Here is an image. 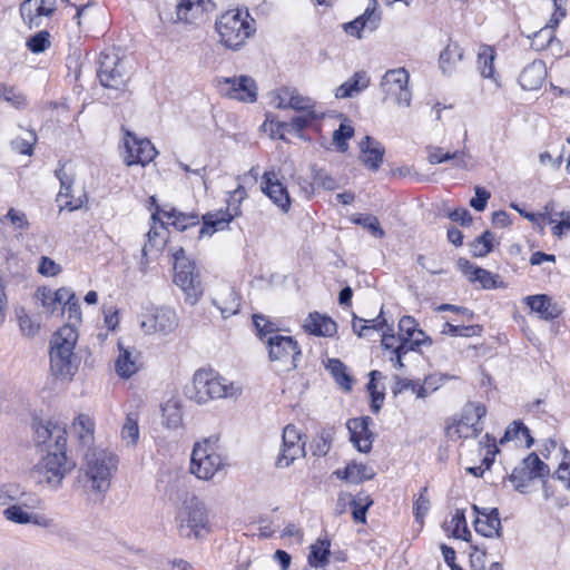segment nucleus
Here are the masks:
<instances>
[{"label":"nucleus","instance_id":"6ab92c4d","mask_svg":"<svg viewBox=\"0 0 570 570\" xmlns=\"http://www.w3.org/2000/svg\"><path fill=\"white\" fill-rule=\"evenodd\" d=\"M301 441V433L294 425L284 428L283 446L276 460L277 468H288L297 458L305 454V443Z\"/></svg>","mask_w":570,"mask_h":570},{"label":"nucleus","instance_id":"412c9836","mask_svg":"<svg viewBox=\"0 0 570 570\" xmlns=\"http://www.w3.org/2000/svg\"><path fill=\"white\" fill-rule=\"evenodd\" d=\"M372 423L370 416L352 419L347 422L351 432V441L360 452L367 453L372 449L373 434L368 426Z\"/></svg>","mask_w":570,"mask_h":570},{"label":"nucleus","instance_id":"ea45409f","mask_svg":"<svg viewBox=\"0 0 570 570\" xmlns=\"http://www.w3.org/2000/svg\"><path fill=\"white\" fill-rule=\"evenodd\" d=\"M394 380L395 386L393 387V393L395 395L406 390H411L419 399H424L428 396L426 385H430L431 379H425L424 384H420L417 381L402 379L400 376H395Z\"/></svg>","mask_w":570,"mask_h":570},{"label":"nucleus","instance_id":"f03ea898","mask_svg":"<svg viewBox=\"0 0 570 570\" xmlns=\"http://www.w3.org/2000/svg\"><path fill=\"white\" fill-rule=\"evenodd\" d=\"M78 333L70 325L59 328L50 340V371L60 380L71 379L77 372L78 364L73 350Z\"/></svg>","mask_w":570,"mask_h":570},{"label":"nucleus","instance_id":"39448f33","mask_svg":"<svg viewBox=\"0 0 570 570\" xmlns=\"http://www.w3.org/2000/svg\"><path fill=\"white\" fill-rule=\"evenodd\" d=\"M176 520L180 535L187 539H199L210 531L207 508L196 497L184 502Z\"/></svg>","mask_w":570,"mask_h":570},{"label":"nucleus","instance_id":"393cba45","mask_svg":"<svg viewBox=\"0 0 570 570\" xmlns=\"http://www.w3.org/2000/svg\"><path fill=\"white\" fill-rule=\"evenodd\" d=\"M458 266L470 282H479L483 288L491 289L499 287L495 276L487 269L474 266L465 258L458 261Z\"/></svg>","mask_w":570,"mask_h":570},{"label":"nucleus","instance_id":"cd10ccee","mask_svg":"<svg viewBox=\"0 0 570 570\" xmlns=\"http://www.w3.org/2000/svg\"><path fill=\"white\" fill-rule=\"evenodd\" d=\"M234 216L227 210H217L207 213L203 216V226L199 228V237L212 236L215 232L224 230L228 227Z\"/></svg>","mask_w":570,"mask_h":570},{"label":"nucleus","instance_id":"c85d7f7f","mask_svg":"<svg viewBox=\"0 0 570 570\" xmlns=\"http://www.w3.org/2000/svg\"><path fill=\"white\" fill-rule=\"evenodd\" d=\"M370 86V77L365 71H356L348 80L338 86L335 97L338 99L352 98Z\"/></svg>","mask_w":570,"mask_h":570},{"label":"nucleus","instance_id":"2eb2a0df","mask_svg":"<svg viewBox=\"0 0 570 570\" xmlns=\"http://www.w3.org/2000/svg\"><path fill=\"white\" fill-rule=\"evenodd\" d=\"M35 442L48 452L55 449H66L67 431L66 425L53 420L39 422L35 425Z\"/></svg>","mask_w":570,"mask_h":570},{"label":"nucleus","instance_id":"7c9ffc66","mask_svg":"<svg viewBox=\"0 0 570 570\" xmlns=\"http://www.w3.org/2000/svg\"><path fill=\"white\" fill-rule=\"evenodd\" d=\"M335 473L338 478L355 484L372 480L375 476V471L372 466L356 462L348 463L344 471L338 470Z\"/></svg>","mask_w":570,"mask_h":570},{"label":"nucleus","instance_id":"de8ad7c7","mask_svg":"<svg viewBox=\"0 0 570 570\" xmlns=\"http://www.w3.org/2000/svg\"><path fill=\"white\" fill-rule=\"evenodd\" d=\"M37 0H24L20 6V16L24 23L31 29L41 24V13L36 11Z\"/></svg>","mask_w":570,"mask_h":570},{"label":"nucleus","instance_id":"052dcab7","mask_svg":"<svg viewBox=\"0 0 570 570\" xmlns=\"http://www.w3.org/2000/svg\"><path fill=\"white\" fill-rule=\"evenodd\" d=\"M287 105H289L291 109L297 111L315 110V102L309 97L302 96L295 88H291V97Z\"/></svg>","mask_w":570,"mask_h":570},{"label":"nucleus","instance_id":"473e14b6","mask_svg":"<svg viewBox=\"0 0 570 570\" xmlns=\"http://www.w3.org/2000/svg\"><path fill=\"white\" fill-rule=\"evenodd\" d=\"M205 10L204 0H178L176 21L191 22Z\"/></svg>","mask_w":570,"mask_h":570},{"label":"nucleus","instance_id":"5701e85b","mask_svg":"<svg viewBox=\"0 0 570 570\" xmlns=\"http://www.w3.org/2000/svg\"><path fill=\"white\" fill-rule=\"evenodd\" d=\"M360 160L362 161V164L366 168L376 171L383 163L385 148L382 146L380 141L375 140L371 136H365L360 141Z\"/></svg>","mask_w":570,"mask_h":570},{"label":"nucleus","instance_id":"7ed1b4c3","mask_svg":"<svg viewBox=\"0 0 570 570\" xmlns=\"http://www.w3.org/2000/svg\"><path fill=\"white\" fill-rule=\"evenodd\" d=\"M255 24V20L247 10L236 9L220 14L215 22V28L222 45L230 50H239L256 32Z\"/></svg>","mask_w":570,"mask_h":570},{"label":"nucleus","instance_id":"49530a36","mask_svg":"<svg viewBox=\"0 0 570 570\" xmlns=\"http://www.w3.org/2000/svg\"><path fill=\"white\" fill-rule=\"evenodd\" d=\"M137 371L135 361L128 350L120 347L119 356L116 361V372L119 376L128 379Z\"/></svg>","mask_w":570,"mask_h":570},{"label":"nucleus","instance_id":"338daca9","mask_svg":"<svg viewBox=\"0 0 570 570\" xmlns=\"http://www.w3.org/2000/svg\"><path fill=\"white\" fill-rule=\"evenodd\" d=\"M421 330L412 316H403L399 322V337L414 338Z\"/></svg>","mask_w":570,"mask_h":570},{"label":"nucleus","instance_id":"c756f323","mask_svg":"<svg viewBox=\"0 0 570 570\" xmlns=\"http://www.w3.org/2000/svg\"><path fill=\"white\" fill-rule=\"evenodd\" d=\"M213 304L220 311L224 318L237 314L240 307L239 297L230 286H225L222 293L213 298Z\"/></svg>","mask_w":570,"mask_h":570},{"label":"nucleus","instance_id":"9d476101","mask_svg":"<svg viewBox=\"0 0 570 570\" xmlns=\"http://www.w3.org/2000/svg\"><path fill=\"white\" fill-rule=\"evenodd\" d=\"M174 272V283L184 292L186 302L195 305L204 293L199 271L195 262L178 263Z\"/></svg>","mask_w":570,"mask_h":570},{"label":"nucleus","instance_id":"a18cd8bd","mask_svg":"<svg viewBox=\"0 0 570 570\" xmlns=\"http://www.w3.org/2000/svg\"><path fill=\"white\" fill-rule=\"evenodd\" d=\"M482 431V428H474L464 421H456L454 424L446 428V434L451 439H469L476 438Z\"/></svg>","mask_w":570,"mask_h":570},{"label":"nucleus","instance_id":"ddd939ff","mask_svg":"<svg viewBox=\"0 0 570 570\" xmlns=\"http://www.w3.org/2000/svg\"><path fill=\"white\" fill-rule=\"evenodd\" d=\"M124 161L127 166H146L157 156L158 151L147 138H140L129 130H125Z\"/></svg>","mask_w":570,"mask_h":570},{"label":"nucleus","instance_id":"58836bf2","mask_svg":"<svg viewBox=\"0 0 570 570\" xmlns=\"http://www.w3.org/2000/svg\"><path fill=\"white\" fill-rule=\"evenodd\" d=\"M495 51L490 46H481L478 52V68L484 78L494 77Z\"/></svg>","mask_w":570,"mask_h":570},{"label":"nucleus","instance_id":"79ce46f5","mask_svg":"<svg viewBox=\"0 0 570 570\" xmlns=\"http://www.w3.org/2000/svg\"><path fill=\"white\" fill-rule=\"evenodd\" d=\"M327 370L334 376L337 384H340L345 391H351L352 379L346 372L345 364L338 358L328 360Z\"/></svg>","mask_w":570,"mask_h":570},{"label":"nucleus","instance_id":"37998d69","mask_svg":"<svg viewBox=\"0 0 570 570\" xmlns=\"http://www.w3.org/2000/svg\"><path fill=\"white\" fill-rule=\"evenodd\" d=\"M330 548L331 541L328 539H318L314 544L311 546L308 563L328 564L331 553Z\"/></svg>","mask_w":570,"mask_h":570},{"label":"nucleus","instance_id":"774afa93","mask_svg":"<svg viewBox=\"0 0 570 570\" xmlns=\"http://www.w3.org/2000/svg\"><path fill=\"white\" fill-rule=\"evenodd\" d=\"M557 219L552 226V234L561 238L567 230H570V210L556 213Z\"/></svg>","mask_w":570,"mask_h":570},{"label":"nucleus","instance_id":"680f3d73","mask_svg":"<svg viewBox=\"0 0 570 570\" xmlns=\"http://www.w3.org/2000/svg\"><path fill=\"white\" fill-rule=\"evenodd\" d=\"M50 46V33L40 31L27 40L28 49L33 53L43 52Z\"/></svg>","mask_w":570,"mask_h":570},{"label":"nucleus","instance_id":"20e7f679","mask_svg":"<svg viewBox=\"0 0 570 570\" xmlns=\"http://www.w3.org/2000/svg\"><path fill=\"white\" fill-rule=\"evenodd\" d=\"M237 387L213 371L199 370L194 374L193 386L187 390V396L198 404H205L214 399L233 397Z\"/></svg>","mask_w":570,"mask_h":570},{"label":"nucleus","instance_id":"8fccbe9b","mask_svg":"<svg viewBox=\"0 0 570 570\" xmlns=\"http://www.w3.org/2000/svg\"><path fill=\"white\" fill-rule=\"evenodd\" d=\"M521 463L534 479H541L549 474V466L533 452L524 458Z\"/></svg>","mask_w":570,"mask_h":570},{"label":"nucleus","instance_id":"b1692460","mask_svg":"<svg viewBox=\"0 0 570 570\" xmlns=\"http://www.w3.org/2000/svg\"><path fill=\"white\" fill-rule=\"evenodd\" d=\"M546 77V63L542 60H534L521 71L519 83L524 90H538L543 85Z\"/></svg>","mask_w":570,"mask_h":570},{"label":"nucleus","instance_id":"4468645a","mask_svg":"<svg viewBox=\"0 0 570 570\" xmlns=\"http://www.w3.org/2000/svg\"><path fill=\"white\" fill-rule=\"evenodd\" d=\"M220 95L230 99L245 102H254L257 99V87L253 78L248 76L226 77L217 80Z\"/></svg>","mask_w":570,"mask_h":570},{"label":"nucleus","instance_id":"423d86ee","mask_svg":"<svg viewBox=\"0 0 570 570\" xmlns=\"http://www.w3.org/2000/svg\"><path fill=\"white\" fill-rule=\"evenodd\" d=\"M225 466V459L210 440L194 445L190 456V472L200 480H212Z\"/></svg>","mask_w":570,"mask_h":570},{"label":"nucleus","instance_id":"c03bdc74","mask_svg":"<svg viewBox=\"0 0 570 570\" xmlns=\"http://www.w3.org/2000/svg\"><path fill=\"white\" fill-rule=\"evenodd\" d=\"M494 235L485 230L471 243V253L475 257H484L493 249Z\"/></svg>","mask_w":570,"mask_h":570},{"label":"nucleus","instance_id":"9b49d317","mask_svg":"<svg viewBox=\"0 0 570 570\" xmlns=\"http://www.w3.org/2000/svg\"><path fill=\"white\" fill-rule=\"evenodd\" d=\"M73 462L66 455V449L49 450L39 463L40 472L48 484L58 488L62 479L73 468Z\"/></svg>","mask_w":570,"mask_h":570},{"label":"nucleus","instance_id":"3c124183","mask_svg":"<svg viewBox=\"0 0 570 570\" xmlns=\"http://www.w3.org/2000/svg\"><path fill=\"white\" fill-rule=\"evenodd\" d=\"M163 417L165 424L170 429H176L181 423V410L176 401L169 400L163 405Z\"/></svg>","mask_w":570,"mask_h":570},{"label":"nucleus","instance_id":"0eeeda50","mask_svg":"<svg viewBox=\"0 0 570 570\" xmlns=\"http://www.w3.org/2000/svg\"><path fill=\"white\" fill-rule=\"evenodd\" d=\"M268 360L277 373L294 371L302 356L301 347L292 336H273L267 340L266 345Z\"/></svg>","mask_w":570,"mask_h":570},{"label":"nucleus","instance_id":"0e129e2a","mask_svg":"<svg viewBox=\"0 0 570 570\" xmlns=\"http://www.w3.org/2000/svg\"><path fill=\"white\" fill-rule=\"evenodd\" d=\"M331 433L322 431L312 442L311 450L316 456H324L331 448Z\"/></svg>","mask_w":570,"mask_h":570},{"label":"nucleus","instance_id":"69168bd1","mask_svg":"<svg viewBox=\"0 0 570 570\" xmlns=\"http://www.w3.org/2000/svg\"><path fill=\"white\" fill-rule=\"evenodd\" d=\"M37 295L49 314H55L56 312L63 314V307H60L51 289H39Z\"/></svg>","mask_w":570,"mask_h":570},{"label":"nucleus","instance_id":"f704fd0d","mask_svg":"<svg viewBox=\"0 0 570 570\" xmlns=\"http://www.w3.org/2000/svg\"><path fill=\"white\" fill-rule=\"evenodd\" d=\"M462 59L463 49L458 43H449L440 53V67L444 73H451Z\"/></svg>","mask_w":570,"mask_h":570},{"label":"nucleus","instance_id":"6e6d98bb","mask_svg":"<svg viewBox=\"0 0 570 570\" xmlns=\"http://www.w3.org/2000/svg\"><path fill=\"white\" fill-rule=\"evenodd\" d=\"M0 99H3L17 109H23L27 106L26 96L4 83H0Z\"/></svg>","mask_w":570,"mask_h":570},{"label":"nucleus","instance_id":"bf43d9fd","mask_svg":"<svg viewBox=\"0 0 570 570\" xmlns=\"http://www.w3.org/2000/svg\"><path fill=\"white\" fill-rule=\"evenodd\" d=\"M533 479L532 474L524 469L522 463H520L519 466H515L510 475V481L519 492H524V489Z\"/></svg>","mask_w":570,"mask_h":570},{"label":"nucleus","instance_id":"09e8293b","mask_svg":"<svg viewBox=\"0 0 570 570\" xmlns=\"http://www.w3.org/2000/svg\"><path fill=\"white\" fill-rule=\"evenodd\" d=\"M485 406L479 403H469L465 405L462 416L459 421H464L474 428H482L480 420L485 415Z\"/></svg>","mask_w":570,"mask_h":570},{"label":"nucleus","instance_id":"bb28decb","mask_svg":"<svg viewBox=\"0 0 570 570\" xmlns=\"http://www.w3.org/2000/svg\"><path fill=\"white\" fill-rule=\"evenodd\" d=\"M523 302L530 307L532 312L538 313L540 318L544 321L554 320L561 313L558 305L553 304L550 297L544 294L525 296Z\"/></svg>","mask_w":570,"mask_h":570},{"label":"nucleus","instance_id":"6e6552de","mask_svg":"<svg viewBox=\"0 0 570 570\" xmlns=\"http://www.w3.org/2000/svg\"><path fill=\"white\" fill-rule=\"evenodd\" d=\"M410 75L405 68L387 70L380 87L384 94L383 101L391 100L400 108H407L411 105L412 92L409 88Z\"/></svg>","mask_w":570,"mask_h":570},{"label":"nucleus","instance_id":"4c0bfd02","mask_svg":"<svg viewBox=\"0 0 570 570\" xmlns=\"http://www.w3.org/2000/svg\"><path fill=\"white\" fill-rule=\"evenodd\" d=\"M151 220L154 222V226H151L147 233V243L142 247V255L145 256L147 255L148 250L158 249L164 243L161 230L165 229V224L159 220L157 212L151 215Z\"/></svg>","mask_w":570,"mask_h":570},{"label":"nucleus","instance_id":"f8f14e48","mask_svg":"<svg viewBox=\"0 0 570 570\" xmlns=\"http://www.w3.org/2000/svg\"><path fill=\"white\" fill-rule=\"evenodd\" d=\"M178 326V317L174 309L168 307H153L142 314L140 327L146 334L168 335Z\"/></svg>","mask_w":570,"mask_h":570},{"label":"nucleus","instance_id":"e2e57ef3","mask_svg":"<svg viewBox=\"0 0 570 570\" xmlns=\"http://www.w3.org/2000/svg\"><path fill=\"white\" fill-rule=\"evenodd\" d=\"M28 138H16L11 141V147L14 151L21 155H32L33 145L37 141L36 132L30 130L28 132Z\"/></svg>","mask_w":570,"mask_h":570},{"label":"nucleus","instance_id":"c9c22d12","mask_svg":"<svg viewBox=\"0 0 570 570\" xmlns=\"http://www.w3.org/2000/svg\"><path fill=\"white\" fill-rule=\"evenodd\" d=\"M386 325V321L383 316V311L381 309L379 316L371 321H366L364 318L357 317L355 314L353 315L352 328L354 333L357 334L358 337L368 336L370 332L381 330Z\"/></svg>","mask_w":570,"mask_h":570},{"label":"nucleus","instance_id":"e433bc0d","mask_svg":"<svg viewBox=\"0 0 570 570\" xmlns=\"http://www.w3.org/2000/svg\"><path fill=\"white\" fill-rule=\"evenodd\" d=\"M163 214L167 218L173 219L170 224L179 232H184L190 227L199 225V216L194 213L186 214L171 208L169 212L163 210Z\"/></svg>","mask_w":570,"mask_h":570},{"label":"nucleus","instance_id":"13d9d810","mask_svg":"<svg viewBox=\"0 0 570 570\" xmlns=\"http://www.w3.org/2000/svg\"><path fill=\"white\" fill-rule=\"evenodd\" d=\"M354 135V128L351 125L342 122L333 134V141L338 151L345 153L348 149L347 139Z\"/></svg>","mask_w":570,"mask_h":570},{"label":"nucleus","instance_id":"5fc2aeb1","mask_svg":"<svg viewBox=\"0 0 570 570\" xmlns=\"http://www.w3.org/2000/svg\"><path fill=\"white\" fill-rule=\"evenodd\" d=\"M419 335H422V338L399 337L400 344L393 348V352L406 355L410 351H415L423 344H432V340L423 331H420Z\"/></svg>","mask_w":570,"mask_h":570},{"label":"nucleus","instance_id":"603ef678","mask_svg":"<svg viewBox=\"0 0 570 570\" xmlns=\"http://www.w3.org/2000/svg\"><path fill=\"white\" fill-rule=\"evenodd\" d=\"M121 438L128 445H136L139 440V426L137 417L134 414L126 416L121 428Z\"/></svg>","mask_w":570,"mask_h":570},{"label":"nucleus","instance_id":"f3484780","mask_svg":"<svg viewBox=\"0 0 570 570\" xmlns=\"http://www.w3.org/2000/svg\"><path fill=\"white\" fill-rule=\"evenodd\" d=\"M566 2L567 0H553L554 12L550 18L549 23L530 37V47L533 50L541 51L553 46L556 40L554 29L567 14Z\"/></svg>","mask_w":570,"mask_h":570},{"label":"nucleus","instance_id":"4be33fe9","mask_svg":"<svg viewBox=\"0 0 570 570\" xmlns=\"http://www.w3.org/2000/svg\"><path fill=\"white\" fill-rule=\"evenodd\" d=\"M376 8L377 1L372 0L362 16L344 24L345 32L351 36H356L357 38H362V30H375L381 20L380 14L376 12Z\"/></svg>","mask_w":570,"mask_h":570},{"label":"nucleus","instance_id":"a878e982","mask_svg":"<svg viewBox=\"0 0 570 570\" xmlns=\"http://www.w3.org/2000/svg\"><path fill=\"white\" fill-rule=\"evenodd\" d=\"M305 332L315 336L331 337L337 331L336 323L328 316L317 312L311 313L303 325Z\"/></svg>","mask_w":570,"mask_h":570},{"label":"nucleus","instance_id":"864d4df0","mask_svg":"<svg viewBox=\"0 0 570 570\" xmlns=\"http://www.w3.org/2000/svg\"><path fill=\"white\" fill-rule=\"evenodd\" d=\"M520 434L527 439V448H531L533 444V439L530 435V431L522 422L518 421L512 422L508 426L503 438L500 440V443L503 444L507 441L518 439Z\"/></svg>","mask_w":570,"mask_h":570},{"label":"nucleus","instance_id":"1a4fd4ad","mask_svg":"<svg viewBox=\"0 0 570 570\" xmlns=\"http://www.w3.org/2000/svg\"><path fill=\"white\" fill-rule=\"evenodd\" d=\"M98 65L97 77L100 83L105 88L124 91L126 87L124 61L114 52H101Z\"/></svg>","mask_w":570,"mask_h":570},{"label":"nucleus","instance_id":"dca6fc26","mask_svg":"<svg viewBox=\"0 0 570 570\" xmlns=\"http://www.w3.org/2000/svg\"><path fill=\"white\" fill-rule=\"evenodd\" d=\"M32 505L27 502H14L9 504L2 512L4 519L14 524H33L40 528H51L53 520L41 513L30 511Z\"/></svg>","mask_w":570,"mask_h":570},{"label":"nucleus","instance_id":"72a5a7b5","mask_svg":"<svg viewBox=\"0 0 570 570\" xmlns=\"http://www.w3.org/2000/svg\"><path fill=\"white\" fill-rule=\"evenodd\" d=\"M253 323L256 330L257 337L267 345V340L273 336H282L276 323L272 322L265 315L254 314Z\"/></svg>","mask_w":570,"mask_h":570},{"label":"nucleus","instance_id":"aec40b11","mask_svg":"<svg viewBox=\"0 0 570 570\" xmlns=\"http://www.w3.org/2000/svg\"><path fill=\"white\" fill-rule=\"evenodd\" d=\"M478 518L474 521L475 531L487 538H501L502 527L499 510L497 508H479L473 505Z\"/></svg>","mask_w":570,"mask_h":570},{"label":"nucleus","instance_id":"4d7b16f0","mask_svg":"<svg viewBox=\"0 0 570 570\" xmlns=\"http://www.w3.org/2000/svg\"><path fill=\"white\" fill-rule=\"evenodd\" d=\"M441 333L450 336L470 337L478 335L480 333V327L478 325H454L450 322H445Z\"/></svg>","mask_w":570,"mask_h":570},{"label":"nucleus","instance_id":"f257e3e1","mask_svg":"<svg viewBox=\"0 0 570 570\" xmlns=\"http://www.w3.org/2000/svg\"><path fill=\"white\" fill-rule=\"evenodd\" d=\"M116 455L104 449L89 448L83 454L80 481L85 488L95 493H106L111 484V476L117 469Z\"/></svg>","mask_w":570,"mask_h":570},{"label":"nucleus","instance_id":"a19ab883","mask_svg":"<svg viewBox=\"0 0 570 570\" xmlns=\"http://www.w3.org/2000/svg\"><path fill=\"white\" fill-rule=\"evenodd\" d=\"M351 222L367 229L372 236L376 238H383L385 232L382 229L377 217L371 214H354Z\"/></svg>","mask_w":570,"mask_h":570},{"label":"nucleus","instance_id":"a211bd4d","mask_svg":"<svg viewBox=\"0 0 570 570\" xmlns=\"http://www.w3.org/2000/svg\"><path fill=\"white\" fill-rule=\"evenodd\" d=\"M261 189L282 212L287 213L289 210L291 197L281 179L279 171L274 168L266 170L262 177Z\"/></svg>","mask_w":570,"mask_h":570},{"label":"nucleus","instance_id":"2f4dec72","mask_svg":"<svg viewBox=\"0 0 570 570\" xmlns=\"http://www.w3.org/2000/svg\"><path fill=\"white\" fill-rule=\"evenodd\" d=\"M73 431L83 446L90 448L95 439V423L86 414H79L72 424Z\"/></svg>","mask_w":570,"mask_h":570}]
</instances>
